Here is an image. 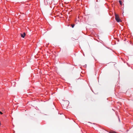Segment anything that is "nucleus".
I'll use <instances>...</instances> for the list:
<instances>
[{"mask_svg":"<svg viewBox=\"0 0 133 133\" xmlns=\"http://www.w3.org/2000/svg\"><path fill=\"white\" fill-rule=\"evenodd\" d=\"M21 36L23 38H24L25 35V33H24L23 34H21Z\"/></svg>","mask_w":133,"mask_h":133,"instance_id":"obj_3","label":"nucleus"},{"mask_svg":"<svg viewBox=\"0 0 133 133\" xmlns=\"http://www.w3.org/2000/svg\"><path fill=\"white\" fill-rule=\"evenodd\" d=\"M119 3L121 5H122V2L121 1V0H119Z\"/></svg>","mask_w":133,"mask_h":133,"instance_id":"obj_5","label":"nucleus"},{"mask_svg":"<svg viewBox=\"0 0 133 133\" xmlns=\"http://www.w3.org/2000/svg\"><path fill=\"white\" fill-rule=\"evenodd\" d=\"M0 114H3V113L1 111H0Z\"/></svg>","mask_w":133,"mask_h":133,"instance_id":"obj_8","label":"nucleus"},{"mask_svg":"<svg viewBox=\"0 0 133 133\" xmlns=\"http://www.w3.org/2000/svg\"><path fill=\"white\" fill-rule=\"evenodd\" d=\"M44 2L45 5H46L47 4V2L46 1V0H44Z\"/></svg>","mask_w":133,"mask_h":133,"instance_id":"obj_4","label":"nucleus"},{"mask_svg":"<svg viewBox=\"0 0 133 133\" xmlns=\"http://www.w3.org/2000/svg\"><path fill=\"white\" fill-rule=\"evenodd\" d=\"M116 132L115 131H112L110 132V133H116Z\"/></svg>","mask_w":133,"mask_h":133,"instance_id":"obj_7","label":"nucleus"},{"mask_svg":"<svg viewBox=\"0 0 133 133\" xmlns=\"http://www.w3.org/2000/svg\"><path fill=\"white\" fill-rule=\"evenodd\" d=\"M75 25L74 24H71V26L72 28H73L74 27Z\"/></svg>","mask_w":133,"mask_h":133,"instance_id":"obj_6","label":"nucleus"},{"mask_svg":"<svg viewBox=\"0 0 133 133\" xmlns=\"http://www.w3.org/2000/svg\"><path fill=\"white\" fill-rule=\"evenodd\" d=\"M115 19L117 22H119L121 21V19L119 18L118 15L117 14L115 15Z\"/></svg>","mask_w":133,"mask_h":133,"instance_id":"obj_1","label":"nucleus"},{"mask_svg":"<svg viewBox=\"0 0 133 133\" xmlns=\"http://www.w3.org/2000/svg\"><path fill=\"white\" fill-rule=\"evenodd\" d=\"M116 133H117L116 132Z\"/></svg>","mask_w":133,"mask_h":133,"instance_id":"obj_9","label":"nucleus"},{"mask_svg":"<svg viewBox=\"0 0 133 133\" xmlns=\"http://www.w3.org/2000/svg\"><path fill=\"white\" fill-rule=\"evenodd\" d=\"M64 103V104H66V107H67L68 106V105L69 104V101H65Z\"/></svg>","mask_w":133,"mask_h":133,"instance_id":"obj_2","label":"nucleus"}]
</instances>
